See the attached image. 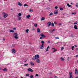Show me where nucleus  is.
Listing matches in <instances>:
<instances>
[{
  "instance_id": "obj_17",
  "label": "nucleus",
  "mask_w": 78,
  "mask_h": 78,
  "mask_svg": "<svg viewBox=\"0 0 78 78\" xmlns=\"http://www.w3.org/2000/svg\"><path fill=\"white\" fill-rule=\"evenodd\" d=\"M18 5H19V6H22V3L20 2H18Z\"/></svg>"
},
{
  "instance_id": "obj_47",
  "label": "nucleus",
  "mask_w": 78,
  "mask_h": 78,
  "mask_svg": "<svg viewBox=\"0 0 78 78\" xmlns=\"http://www.w3.org/2000/svg\"><path fill=\"white\" fill-rule=\"evenodd\" d=\"M57 50L56 49H55V50L53 51V52H55V51H56Z\"/></svg>"
},
{
  "instance_id": "obj_62",
  "label": "nucleus",
  "mask_w": 78,
  "mask_h": 78,
  "mask_svg": "<svg viewBox=\"0 0 78 78\" xmlns=\"http://www.w3.org/2000/svg\"><path fill=\"white\" fill-rule=\"evenodd\" d=\"M2 68H0V70H1Z\"/></svg>"
},
{
  "instance_id": "obj_25",
  "label": "nucleus",
  "mask_w": 78,
  "mask_h": 78,
  "mask_svg": "<svg viewBox=\"0 0 78 78\" xmlns=\"http://www.w3.org/2000/svg\"><path fill=\"white\" fill-rule=\"evenodd\" d=\"M32 59H33V60H34V59H36L35 57H34L32 58Z\"/></svg>"
},
{
  "instance_id": "obj_38",
  "label": "nucleus",
  "mask_w": 78,
  "mask_h": 78,
  "mask_svg": "<svg viewBox=\"0 0 78 78\" xmlns=\"http://www.w3.org/2000/svg\"><path fill=\"white\" fill-rule=\"evenodd\" d=\"M18 19L19 20H21V17H19L18 18Z\"/></svg>"
},
{
  "instance_id": "obj_54",
  "label": "nucleus",
  "mask_w": 78,
  "mask_h": 78,
  "mask_svg": "<svg viewBox=\"0 0 78 78\" xmlns=\"http://www.w3.org/2000/svg\"><path fill=\"white\" fill-rule=\"evenodd\" d=\"M76 58H77V57H78V55H77L76 56Z\"/></svg>"
},
{
  "instance_id": "obj_40",
  "label": "nucleus",
  "mask_w": 78,
  "mask_h": 78,
  "mask_svg": "<svg viewBox=\"0 0 78 78\" xmlns=\"http://www.w3.org/2000/svg\"><path fill=\"white\" fill-rule=\"evenodd\" d=\"M26 76H29V74H26Z\"/></svg>"
},
{
  "instance_id": "obj_2",
  "label": "nucleus",
  "mask_w": 78,
  "mask_h": 78,
  "mask_svg": "<svg viewBox=\"0 0 78 78\" xmlns=\"http://www.w3.org/2000/svg\"><path fill=\"white\" fill-rule=\"evenodd\" d=\"M41 43H42V45L40 46V48L41 49H42L44 48V41H41Z\"/></svg>"
},
{
  "instance_id": "obj_19",
  "label": "nucleus",
  "mask_w": 78,
  "mask_h": 78,
  "mask_svg": "<svg viewBox=\"0 0 78 78\" xmlns=\"http://www.w3.org/2000/svg\"><path fill=\"white\" fill-rule=\"evenodd\" d=\"M2 70L4 71V72H6V71H7V69L6 68H4L3 69H2Z\"/></svg>"
},
{
  "instance_id": "obj_7",
  "label": "nucleus",
  "mask_w": 78,
  "mask_h": 78,
  "mask_svg": "<svg viewBox=\"0 0 78 78\" xmlns=\"http://www.w3.org/2000/svg\"><path fill=\"white\" fill-rule=\"evenodd\" d=\"M40 36H41L42 37H43V38H45V37H46L45 36V35H44V34H40Z\"/></svg>"
},
{
  "instance_id": "obj_33",
  "label": "nucleus",
  "mask_w": 78,
  "mask_h": 78,
  "mask_svg": "<svg viewBox=\"0 0 78 78\" xmlns=\"http://www.w3.org/2000/svg\"><path fill=\"white\" fill-rule=\"evenodd\" d=\"M55 39H59V38L58 37H55Z\"/></svg>"
},
{
  "instance_id": "obj_52",
  "label": "nucleus",
  "mask_w": 78,
  "mask_h": 78,
  "mask_svg": "<svg viewBox=\"0 0 78 78\" xmlns=\"http://www.w3.org/2000/svg\"><path fill=\"white\" fill-rule=\"evenodd\" d=\"M76 49L77 51H78V49L77 48H76Z\"/></svg>"
},
{
  "instance_id": "obj_21",
  "label": "nucleus",
  "mask_w": 78,
  "mask_h": 78,
  "mask_svg": "<svg viewBox=\"0 0 78 78\" xmlns=\"http://www.w3.org/2000/svg\"><path fill=\"white\" fill-rule=\"evenodd\" d=\"M49 47H50V45H48V47H47V48H46V51H48V48H49Z\"/></svg>"
},
{
  "instance_id": "obj_18",
  "label": "nucleus",
  "mask_w": 78,
  "mask_h": 78,
  "mask_svg": "<svg viewBox=\"0 0 78 78\" xmlns=\"http://www.w3.org/2000/svg\"><path fill=\"white\" fill-rule=\"evenodd\" d=\"M9 31L10 33H14V31L13 30H10Z\"/></svg>"
},
{
  "instance_id": "obj_11",
  "label": "nucleus",
  "mask_w": 78,
  "mask_h": 78,
  "mask_svg": "<svg viewBox=\"0 0 78 78\" xmlns=\"http://www.w3.org/2000/svg\"><path fill=\"white\" fill-rule=\"evenodd\" d=\"M36 61H37V63H39V62H41V61L39 59H37L36 60Z\"/></svg>"
},
{
  "instance_id": "obj_31",
  "label": "nucleus",
  "mask_w": 78,
  "mask_h": 78,
  "mask_svg": "<svg viewBox=\"0 0 78 78\" xmlns=\"http://www.w3.org/2000/svg\"><path fill=\"white\" fill-rule=\"evenodd\" d=\"M49 31L50 33H52L53 32V31L51 30H50Z\"/></svg>"
},
{
  "instance_id": "obj_64",
  "label": "nucleus",
  "mask_w": 78,
  "mask_h": 78,
  "mask_svg": "<svg viewBox=\"0 0 78 78\" xmlns=\"http://www.w3.org/2000/svg\"><path fill=\"white\" fill-rule=\"evenodd\" d=\"M77 62H78V60L77 61Z\"/></svg>"
},
{
  "instance_id": "obj_24",
  "label": "nucleus",
  "mask_w": 78,
  "mask_h": 78,
  "mask_svg": "<svg viewBox=\"0 0 78 78\" xmlns=\"http://www.w3.org/2000/svg\"><path fill=\"white\" fill-rule=\"evenodd\" d=\"M60 59L62 61H64V59L62 57H61Z\"/></svg>"
},
{
  "instance_id": "obj_51",
  "label": "nucleus",
  "mask_w": 78,
  "mask_h": 78,
  "mask_svg": "<svg viewBox=\"0 0 78 78\" xmlns=\"http://www.w3.org/2000/svg\"><path fill=\"white\" fill-rule=\"evenodd\" d=\"M52 50H56V49H55V48H52Z\"/></svg>"
},
{
  "instance_id": "obj_48",
  "label": "nucleus",
  "mask_w": 78,
  "mask_h": 78,
  "mask_svg": "<svg viewBox=\"0 0 78 78\" xmlns=\"http://www.w3.org/2000/svg\"><path fill=\"white\" fill-rule=\"evenodd\" d=\"M43 38H42V37H41L40 38V39H42Z\"/></svg>"
},
{
  "instance_id": "obj_56",
  "label": "nucleus",
  "mask_w": 78,
  "mask_h": 78,
  "mask_svg": "<svg viewBox=\"0 0 78 78\" xmlns=\"http://www.w3.org/2000/svg\"><path fill=\"white\" fill-rule=\"evenodd\" d=\"M59 24V25H62V23H60V24Z\"/></svg>"
},
{
  "instance_id": "obj_46",
  "label": "nucleus",
  "mask_w": 78,
  "mask_h": 78,
  "mask_svg": "<svg viewBox=\"0 0 78 78\" xmlns=\"http://www.w3.org/2000/svg\"><path fill=\"white\" fill-rule=\"evenodd\" d=\"M55 9H58V6H56L55 7Z\"/></svg>"
},
{
  "instance_id": "obj_29",
  "label": "nucleus",
  "mask_w": 78,
  "mask_h": 78,
  "mask_svg": "<svg viewBox=\"0 0 78 78\" xmlns=\"http://www.w3.org/2000/svg\"><path fill=\"white\" fill-rule=\"evenodd\" d=\"M76 6L77 7V8H78V3H76Z\"/></svg>"
},
{
  "instance_id": "obj_4",
  "label": "nucleus",
  "mask_w": 78,
  "mask_h": 78,
  "mask_svg": "<svg viewBox=\"0 0 78 78\" xmlns=\"http://www.w3.org/2000/svg\"><path fill=\"white\" fill-rule=\"evenodd\" d=\"M27 71L28 72H33V70L32 69H31V68H29L28 69H27Z\"/></svg>"
},
{
  "instance_id": "obj_57",
  "label": "nucleus",
  "mask_w": 78,
  "mask_h": 78,
  "mask_svg": "<svg viewBox=\"0 0 78 78\" xmlns=\"http://www.w3.org/2000/svg\"><path fill=\"white\" fill-rule=\"evenodd\" d=\"M3 41H5V38H3Z\"/></svg>"
},
{
  "instance_id": "obj_22",
  "label": "nucleus",
  "mask_w": 78,
  "mask_h": 78,
  "mask_svg": "<svg viewBox=\"0 0 78 78\" xmlns=\"http://www.w3.org/2000/svg\"><path fill=\"white\" fill-rule=\"evenodd\" d=\"M30 15H28V16H26L27 18H29V17H30Z\"/></svg>"
},
{
  "instance_id": "obj_15",
  "label": "nucleus",
  "mask_w": 78,
  "mask_h": 78,
  "mask_svg": "<svg viewBox=\"0 0 78 78\" xmlns=\"http://www.w3.org/2000/svg\"><path fill=\"white\" fill-rule=\"evenodd\" d=\"M30 64L31 66H34V64L33 62H30Z\"/></svg>"
},
{
  "instance_id": "obj_63",
  "label": "nucleus",
  "mask_w": 78,
  "mask_h": 78,
  "mask_svg": "<svg viewBox=\"0 0 78 78\" xmlns=\"http://www.w3.org/2000/svg\"><path fill=\"white\" fill-rule=\"evenodd\" d=\"M72 4H73V3H71V5H72Z\"/></svg>"
},
{
  "instance_id": "obj_9",
  "label": "nucleus",
  "mask_w": 78,
  "mask_h": 78,
  "mask_svg": "<svg viewBox=\"0 0 78 78\" xmlns=\"http://www.w3.org/2000/svg\"><path fill=\"white\" fill-rule=\"evenodd\" d=\"M75 74L76 75H77V74H78V70H77V69H75Z\"/></svg>"
},
{
  "instance_id": "obj_34",
  "label": "nucleus",
  "mask_w": 78,
  "mask_h": 78,
  "mask_svg": "<svg viewBox=\"0 0 78 78\" xmlns=\"http://www.w3.org/2000/svg\"><path fill=\"white\" fill-rule=\"evenodd\" d=\"M52 15H53V13L51 12V13L50 14L49 16H52Z\"/></svg>"
},
{
  "instance_id": "obj_5",
  "label": "nucleus",
  "mask_w": 78,
  "mask_h": 78,
  "mask_svg": "<svg viewBox=\"0 0 78 78\" xmlns=\"http://www.w3.org/2000/svg\"><path fill=\"white\" fill-rule=\"evenodd\" d=\"M35 57L36 59H38V58H39V55H36L35 56Z\"/></svg>"
},
{
  "instance_id": "obj_49",
  "label": "nucleus",
  "mask_w": 78,
  "mask_h": 78,
  "mask_svg": "<svg viewBox=\"0 0 78 78\" xmlns=\"http://www.w3.org/2000/svg\"><path fill=\"white\" fill-rule=\"evenodd\" d=\"M35 76H39V75L38 74H36Z\"/></svg>"
},
{
  "instance_id": "obj_60",
  "label": "nucleus",
  "mask_w": 78,
  "mask_h": 78,
  "mask_svg": "<svg viewBox=\"0 0 78 78\" xmlns=\"http://www.w3.org/2000/svg\"><path fill=\"white\" fill-rule=\"evenodd\" d=\"M74 49L73 48H72V50H74Z\"/></svg>"
},
{
  "instance_id": "obj_42",
  "label": "nucleus",
  "mask_w": 78,
  "mask_h": 78,
  "mask_svg": "<svg viewBox=\"0 0 78 78\" xmlns=\"http://www.w3.org/2000/svg\"><path fill=\"white\" fill-rule=\"evenodd\" d=\"M13 30H16V27L13 28Z\"/></svg>"
},
{
  "instance_id": "obj_3",
  "label": "nucleus",
  "mask_w": 78,
  "mask_h": 78,
  "mask_svg": "<svg viewBox=\"0 0 78 78\" xmlns=\"http://www.w3.org/2000/svg\"><path fill=\"white\" fill-rule=\"evenodd\" d=\"M2 14L4 15L3 16V17H4V18H6V17H7V16H8V14L6 13H5V12H3Z\"/></svg>"
},
{
  "instance_id": "obj_32",
  "label": "nucleus",
  "mask_w": 78,
  "mask_h": 78,
  "mask_svg": "<svg viewBox=\"0 0 78 78\" xmlns=\"http://www.w3.org/2000/svg\"><path fill=\"white\" fill-rule=\"evenodd\" d=\"M54 23H51V26H52V27H54Z\"/></svg>"
},
{
  "instance_id": "obj_23",
  "label": "nucleus",
  "mask_w": 78,
  "mask_h": 78,
  "mask_svg": "<svg viewBox=\"0 0 78 78\" xmlns=\"http://www.w3.org/2000/svg\"><path fill=\"white\" fill-rule=\"evenodd\" d=\"M67 5L68 7H71V5H70L69 3L67 4Z\"/></svg>"
},
{
  "instance_id": "obj_45",
  "label": "nucleus",
  "mask_w": 78,
  "mask_h": 78,
  "mask_svg": "<svg viewBox=\"0 0 78 78\" xmlns=\"http://www.w3.org/2000/svg\"><path fill=\"white\" fill-rule=\"evenodd\" d=\"M54 23L55 24V25H56V24H57V23H56V21H54Z\"/></svg>"
},
{
  "instance_id": "obj_43",
  "label": "nucleus",
  "mask_w": 78,
  "mask_h": 78,
  "mask_svg": "<svg viewBox=\"0 0 78 78\" xmlns=\"http://www.w3.org/2000/svg\"><path fill=\"white\" fill-rule=\"evenodd\" d=\"M69 78H73V77H72V76H69Z\"/></svg>"
},
{
  "instance_id": "obj_12",
  "label": "nucleus",
  "mask_w": 78,
  "mask_h": 78,
  "mask_svg": "<svg viewBox=\"0 0 78 78\" xmlns=\"http://www.w3.org/2000/svg\"><path fill=\"white\" fill-rule=\"evenodd\" d=\"M74 28L76 30H77V29H78V28H77V26H76V25H75L74 26Z\"/></svg>"
},
{
  "instance_id": "obj_36",
  "label": "nucleus",
  "mask_w": 78,
  "mask_h": 78,
  "mask_svg": "<svg viewBox=\"0 0 78 78\" xmlns=\"http://www.w3.org/2000/svg\"><path fill=\"white\" fill-rule=\"evenodd\" d=\"M18 15L19 16H22V14H21V13H19L18 14Z\"/></svg>"
},
{
  "instance_id": "obj_30",
  "label": "nucleus",
  "mask_w": 78,
  "mask_h": 78,
  "mask_svg": "<svg viewBox=\"0 0 78 78\" xmlns=\"http://www.w3.org/2000/svg\"><path fill=\"white\" fill-rule=\"evenodd\" d=\"M28 5H27V4H25L24 5V7H25V6H28Z\"/></svg>"
},
{
  "instance_id": "obj_53",
  "label": "nucleus",
  "mask_w": 78,
  "mask_h": 78,
  "mask_svg": "<svg viewBox=\"0 0 78 78\" xmlns=\"http://www.w3.org/2000/svg\"><path fill=\"white\" fill-rule=\"evenodd\" d=\"M52 31H55V29H53Z\"/></svg>"
},
{
  "instance_id": "obj_14",
  "label": "nucleus",
  "mask_w": 78,
  "mask_h": 78,
  "mask_svg": "<svg viewBox=\"0 0 78 78\" xmlns=\"http://www.w3.org/2000/svg\"><path fill=\"white\" fill-rule=\"evenodd\" d=\"M37 30L38 33H40V29L39 28H37Z\"/></svg>"
},
{
  "instance_id": "obj_55",
  "label": "nucleus",
  "mask_w": 78,
  "mask_h": 78,
  "mask_svg": "<svg viewBox=\"0 0 78 78\" xmlns=\"http://www.w3.org/2000/svg\"><path fill=\"white\" fill-rule=\"evenodd\" d=\"M74 46L75 47H77V46H76V45H74Z\"/></svg>"
},
{
  "instance_id": "obj_37",
  "label": "nucleus",
  "mask_w": 78,
  "mask_h": 78,
  "mask_svg": "<svg viewBox=\"0 0 78 78\" xmlns=\"http://www.w3.org/2000/svg\"><path fill=\"white\" fill-rule=\"evenodd\" d=\"M60 11H62L63 10V8H60Z\"/></svg>"
},
{
  "instance_id": "obj_27",
  "label": "nucleus",
  "mask_w": 78,
  "mask_h": 78,
  "mask_svg": "<svg viewBox=\"0 0 78 78\" xmlns=\"http://www.w3.org/2000/svg\"><path fill=\"white\" fill-rule=\"evenodd\" d=\"M34 26H35V27H37V24H34Z\"/></svg>"
},
{
  "instance_id": "obj_13",
  "label": "nucleus",
  "mask_w": 78,
  "mask_h": 78,
  "mask_svg": "<svg viewBox=\"0 0 78 78\" xmlns=\"http://www.w3.org/2000/svg\"><path fill=\"white\" fill-rule=\"evenodd\" d=\"M45 20V18L44 17H43L41 18V20L42 21V20Z\"/></svg>"
},
{
  "instance_id": "obj_16",
  "label": "nucleus",
  "mask_w": 78,
  "mask_h": 78,
  "mask_svg": "<svg viewBox=\"0 0 78 78\" xmlns=\"http://www.w3.org/2000/svg\"><path fill=\"white\" fill-rule=\"evenodd\" d=\"M69 75L70 76H72V72H69Z\"/></svg>"
},
{
  "instance_id": "obj_10",
  "label": "nucleus",
  "mask_w": 78,
  "mask_h": 78,
  "mask_svg": "<svg viewBox=\"0 0 78 78\" xmlns=\"http://www.w3.org/2000/svg\"><path fill=\"white\" fill-rule=\"evenodd\" d=\"M48 27H50V25H51V22H49L48 23Z\"/></svg>"
},
{
  "instance_id": "obj_1",
  "label": "nucleus",
  "mask_w": 78,
  "mask_h": 78,
  "mask_svg": "<svg viewBox=\"0 0 78 78\" xmlns=\"http://www.w3.org/2000/svg\"><path fill=\"white\" fill-rule=\"evenodd\" d=\"M13 37L15 39H17L18 38L17 33H14L13 34Z\"/></svg>"
},
{
  "instance_id": "obj_41",
  "label": "nucleus",
  "mask_w": 78,
  "mask_h": 78,
  "mask_svg": "<svg viewBox=\"0 0 78 78\" xmlns=\"http://www.w3.org/2000/svg\"><path fill=\"white\" fill-rule=\"evenodd\" d=\"M77 23H78V22H77V21L75 23H74V25H76L77 24Z\"/></svg>"
},
{
  "instance_id": "obj_28",
  "label": "nucleus",
  "mask_w": 78,
  "mask_h": 78,
  "mask_svg": "<svg viewBox=\"0 0 78 78\" xmlns=\"http://www.w3.org/2000/svg\"><path fill=\"white\" fill-rule=\"evenodd\" d=\"M29 77L30 78H33V75L30 76H29Z\"/></svg>"
},
{
  "instance_id": "obj_59",
  "label": "nucleus",
  "mask_w": 78,
  "mask_h": 78,
  "mask_svg": "<svg viewBox=\"0 0 78 78\" xmlns=\"http://www.w3.org/2000/svg\"><path fill=\"white\" fill-rule=\"evenodd\" d=\"M72 48H74V46H72Z\"/></svg>"
},
{
  "instance_id": "obj_50",
  "label": "nucleus",
  "mask_w": 78,
  "mask_h": 78,
  "mask_svg": "<svg viewBox=\"0 0 78 78\" xmlns=\"http://www.w3.org/2000/svg\"><path fill=\"white\" fill-rule=\"evenodd\" d=\"M33 30H35V28H34L33 27Z\"/></svg>"
},
{
  "instance_id": "obj_39",
  "label": "nucleus",
  "mask_w": 78,
  "mask_h": 78,
  "mask_svg": "<svg viewBox=\"0 0 78 78\" xmlns=\"http://www.w3.org/2000/svg\"><path fill=\"white\" fill-rule=\"evenodd\" d=\"M28 31H29V30L28 29H27L26 30V33H28Z\"/></svg>"
},
{
  "instance_id": "obj_35",
  "label": "nucleus",
  "mask_w": 78,
  "mask_h": 78,
  "mask_svg": "<svg viewBox=\"0 0 78 78\" xmlns=\"http://www.w3.org/2000/svg\"><path fill=\"white\" fill-rule=\"evenodd\" d=\"M64 47H62L61 48V50H64Z\"/></svg>"
},
{
  "instance_id": "obj_20",
  "label": "nucleus",
  "mask_w": 78,
  "mask_h": 78,
  "mask_svg": "<svg viewBox=\"0 0 78 78\" xmlns=\"http://www.w3.org/2000/svg\"><path fill=\"white\" fill-rule=\"evenodd\" d=\"M29 11L30 12H33V9H29Z\"/></svg>"
},
{
  "instance_id": "obj_8",
  "label": "nucleus",
  "mask_w": 78,
  "mask_h": 78,
  "mask_svg": "<svg viewBox=\"0 0 78 78\" xmlns=\"http://www.w3.org/2000/svg\"><path fill=\"white\" fill-rule=\"evenodd\" d=\"M58 10H55L54 12V14H58Z\"/></svg>"
},
{
  "instance_id": "obj_26",
  "label": "nucleus",
  "mask_w": 78,
  "mask_h": 78,
  "mask_svg": "<svg viewBox=\"0 0 78 78\" xmlns=\"http://www.w3.org/2000/svg\"><path fill=\"white\" fill-rule=\"evenodd\" d=\"M28 65V63L25 64L23 65V66H27Z\"/></svg>"
},
{
  "instance_id": "obj_6",
  "label": "nucleus",
  "mask_w": 78,
  "mask_h": 78,
  "mask_svg": "<svg viewBox=\"0 0 78 78\" xmlns=\"http://www.w3.org/2000/svg\"><path fill=\"white\" fill-rule=\"evenodd\" d=\"M12 53H16V50H15V49H12Z\"/></svg>"
},
{
  "instance_id": "obj_44",
  "label": "nucleus",
  "mask_w": 78,
  "mask_h": 78,
  "mask_svg": "<svg viewBox=\"0 0 78 78\" xmlns=\"http://www.w3.org/2000/svg\"><path fill=\"white\" fill-rule=\"evenodd\" d=\"M72 14L75 15V14H76V12L72 13Z\"/></svg>"
},
{
  "instance_id": "obj_58",
  "label": "nucleus",
  "mask_w": 78,
  "mask_h": 78,
  "mask_svg": "<svg viewBox=\"0 0 78 78\" xmlns=\"http://www.w3.org/2000/svg\"><path fill=\"white\" fill-rule=\"evenodd\" d=\"M48 43H49V44H50V41H48Z\"/></svg>"
},
{
  "instance_id": "obj_61",
  "label": "nucleus",
  "mask_w": 78,
  "mask_h": 78,
  "mask_svg": "<svg viewBox=\"0 0 78 78\" xmlns=\"http://www.w3.org/2000/svg\"><path fill=\"white\" fill-rule=\"evenodd\" d=\"M75 78H78V76H77V77H75Z\"/></svg>"
}]
</instances>
